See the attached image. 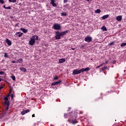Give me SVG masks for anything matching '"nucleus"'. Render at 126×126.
Returning <instances> with one entry per match:
<instances>
[{
  "instance_id": "nucleus-1",
  "label": "nucleus",
  "mask_w": 126,
  "mask_h": 126,
  "mask_svg": "<svg viewBox=\"0 0 126 126\" xmlns=\"http://www.w3.org/2000/svg\"><path fill=\"white\" fill-rule=\"evenodd\" d=\"M67 33H68V31H64L62 32H56L55 34L56 35L55 36L56 40H60L61 39V37H63V36H64V35H66Z\"/></svg>"
},
{
  "instance_id": "nucleus-2",
  "label": "nucleus",
  "mask_w": 126,
  "mask_h": 126,
  "mask_svg": "<svg viewBox=\"0 0 126 126\" xmlns=\"http://www.w3.org/2000/svg\"><path fill=\"white\" fill-rule=\"evenodd\" d=\"M77 118V115H76V114H74L72 118L69 119L67 120V122L70 124H72V125H75V124H77V120H76Z\"/></svg>"
},
{
  "instance_id": "nucleus-3",
  "label": "nucleus",
  "mask_w": 126,
  "mask_h": 126,
  "mask_svg": "<svg viewBox=\"0 0 126 126\" xmlns=\"http://www.w3.org/2000/svg\"><path fill=\"white\" fill-rule=\"evenodd\" d=\"M8 97H9V94H8L6 97H4V100H5L4 103L5 106V110L7 111L9 107V101H8Z\"/></svg>"
},
{
  "instance_id": "nucleus-4",
  "label": "nucleus",
  "mask_w": 126,
  "mask_h": 126,
  "mask_svg": "<svg viewBox=\"0 0 126 126\" xmlns=\"http://www.w3.org/2000/svg\"><path fill=\"white\" fill-rule=\"evenodd\" d=\"M53 28L54 30H61V28H62V27L60 24L56 23L53 25Z\"/></svg>"
},
{
  "instance_id": "nucleus-5",
  "label": "nucleus",
  "mask_w": 126,
  "mask_h": 126,
  "mask_svg": "<svg viewBox=\"0 0 126 126\" xmlns=\"http://www.w3.org/2000/svg\"><path fill=\"white\" fill-rule=\"evenodd\" d=\"M30 39L31 40L29 42V45L30 46H34L35 44V36H32Z\"/></svg>"
},
{
  "instance_id": "nucleus-6",
  "label": "nucleus",
  "mask_w": 126,
  "mask_h": 126,
  "mask_svg": "<svg viewBox=\"0 0 126 126\" xmlns=\"http://www.w3.org/2000/svg\"><path fill=\"white\" fill-rule=\"evenodd\" d=\"M84 41H85V42H87L88 43H90V42L92 41V37L88 35L85 38Z\"/></svg>"
},
{
  "instance_id": "nucleus-7",
  "label": "nucleus",
  "mask_w": 126,
  "mask_h": 126,
  "mask_svg": "<svg viewBox=\"0 0 126 126\" xmlns=\"http://www.w3.org/2000/svg\"><path fill=\"white\" fill-rule=\"evenodd\" d=\"M81 72V70H78V69H76L73 70L72 74L74 75H76V74H79Z\"/></svg>"
},
{
  "instance_id": "nucleus-8",
  "label": "nucleus",
  "mask_w": 126,
  "mask_h": 126,
  "mask_svg": "<svg viewBox=\"0 0 126 126\" xmlns=\"http://www.w3.org/2000/svg\"><path fill=\"white\" fill-rule=\"evenodd\" d=\"M73 116V113H70L69 114H66L64 115V117L65 119H67V118H69V119H71L72 118V116Z\"/></svg>"
},
{
  "instance_id": "nucleus-9",
  "label": "nucleus",
  "mask_w": 126,
  "mask_h": 126,
  "mask_svg": "<svg viewBox=\"0 0 126 126\" xmlns=\"http://www.w3.org/2000/svg\"><path fill=\"white\" fill-rule=\"evenodd\" d=\"M60 83H62V81L61 80L57 81V82H54L52 83H51L52 86H54L55 85H58V84H60Z\"/></svg>"
},
{
  "instance_id": "nucleus-10",
  "label": "nucleus",
  "mask_w": 126,
  "mask_h": 126,
  "mask_svg": "<svg viewBox=\"0 0 126 126\" xmlns=\"http://www.w3.org/2000/svg\"><path fill=\"white\" fill-rule=\"evenodd\" d=\"M56 0H50V4H52L54 7H56L57 6V3H55Z\"/></svg>"
},
{
  "instance_id": "nucleus-11",
  "label": "nucleus",
  "mask_w": 126,
  "mask_h": 126,
  "mask_svg": "<svg viewBox=\"0 0 126 126\" xmlns=\"http://www.w3.org/2000/svg\"><path fill=\"white\" fill-rule=\"evenodd\" d=\"M90 70V68L89 67H87L85 68H83L81 69V72H84V71H88Z\"/></svg>"
},
{
  "instance_id": "nucleus-12",
  "label": "nucleus",
  "mask_w": 126,
  "mask_h": 126,
  "mask_svg": "<svg viewBox=\"0 0 126 126\" xmlns=\"http://www.w3.org/2000/svg\"><path fill=\"white\" fill-rule=\"evenodd\" d=\"M30 112V110L29 109H27L26 110H24L21 112V115L23 116L25 115V114H27V113H29Z\"/></svg>"
},
{
  "instance_id": "nucleus-13",
  "label": "nucleus",
  "mask_w": 126,
  "mask_h": 126,
  "mask_svg": "<svg viewBox=\"0 0 126 126\" xmlns=\"http://www.w3.org/2000/svg\"><path fill=\"white\" fill-rule=\"evenodd\" d=\"M15 35L16 36H18L19 38H20V37H22L23 33L20 32H16Z\"/></svg>"
},
{
  "instance_id": "nucleus-14",
  "label": "nucleus",
  "mask_w": 126,
  "mask_h": 126,
  "mask_svg": "<svg viewBox=\"0 0 126 126\" xmlns=\"http://www.w3.org/2000/svg\"><path fill=\"white\" fill-rule=\"evenodd\" d=\"M123 16H118L116 18V19L117 20V21H121L122 19Z\"/></svg>"
},
{
  "instance_id": "nucleus-15",
  "label": "nucleus",
  "mask_w": 126,
  "mask_h": 126,
  "mask_svg": "<svg viewBox=\"0 0 126 126\" xmlns=\"http://www.w3.org/2000/svg\"><path fill=\"white\" fill-rule=\"evenodd\" d=\"M23 63V59H19L17 60L16 63Z\"/></svg>"
},
{
  "instance_id": "nucleus-16",
  "label": "nucleus",
  "mask_w": 126,
  "mask_h": 126,
  "mask_svg": "<svg viewBox=\"0 0 126 126\" xmlns=\"http://www.w3.org/2000/svg\"><path fill=\"white\" fill-rule=\"evenodd\" d=\"M59 62L60 63H64V62H65V59L64 58L59 59Z\"/></svg>"
},
{
  "instance_id": "nucleus-17",
  "label": "nucleus",
  "mask_w": 126,
  "mask_h": 126,
  "mask_svg": "<svg viewBox=\"0 0 126 126\" xmlns=\"http://www.w3.org/2000/svg\"><path fill=\"white\" fill-rule=\"evenodd\" d=\"M20 30H21V31H23L24 33H27V32H28V30L27 29L23 28H21L20 29Z\"/></svg>"
},
{
  "instance_id": "nucleus-18",
  "label": "nucleus",
  "mask_w": 126,
  "mask_h": 126,
  "mask_svg": "<svg viewBox=\"0 0 126 126\" xmlns=\"http://www.w3.org/2000/svg\"><path fill=\"white\" fill-rule=\"evenodd\" d=\"M6 42L7 43V45H8L9 46H11V41L9 39H6Z\"/></svg>"
},
{
  "instance_id": "nucleus-19",
  "label": "nucleus",
  "mask_w": 126,
  "mask_h": 126,
  "mask_svg": "<svg viewBox=\"0 0 126 126\" xmlns=\"http://www.w3.org/2000/svg\"><path fill=\"white\" fill-rule=\"evenodd\" d=\"M20 69L21 71H24V72H26V71H27V69L24 67H20Z\"/></svg>"
},
{
  "instance_id": "nucleus-20",
  "label": "nucleus",
  "mask_w": 126,
  "mask_h": 126,
  "mask_svg": "<svg viewBox=\"0 0 126 126\" xmlns=\"http://www.w3.org/2000/svg\"><path fill=\"white\" fill-rule=\"evenodd\" d=\"M109 17V15H105L102 17V19L104 20L105 19H107Z\"/></svg>"
},
{
  "instance_id": "nucleus-21",
  "label": "nucleus",
  "mask_w": 126,
  "mask_h": 126,
  "mask_svg": "<svg viewBox=\"0 0 126 126\" xmlns=\"http://www.w3.org/2000/svg\"><path fill=\"white\" fill-rule=\"evenodd\" d=\"M95 13H100L101 12V10L100 9H97L94 11Z\"/></svg>"
},
{
  "instance_id": "nucleus-22",
  "label": "nucleus",
  "mask_w": 126,
  "mask_h": 126,
  "mask_svg": "<svg viewBox=\"0 0 126 126\" xmlns=\"http://www.w3.org/2000/svg\"><path fill=\"white\" fill-rule=\"evenodd\" d=\"M115 43H116L115 41H113L112 42H110L108 44V46H114V45H115Z\"/></svg>"
},
{
  "instance_id": "nucleus-23",
  "label": "nucleus",
  "mask_w": 126,
  "mask_h": 126,
  "mask_svg": "<svg viewBox=\"0 0 126 126\" xmlns=\"http://www.w3.org/2000/svg\"><path fill=\"white\" fill-rule=\"evenodd\" d=\"M101 29H102V30L103 31H107V28H106V27H105V26H103V27L101 28Z\"/></svg>"
},
{
  "instance_id": "nucleus-24",
  "label": "nucleus",
  "mask_w": 126,
  "mask_h": 126,
  "mask_svg": "<svg viewBox=\"0 0 126 126\" xmlns=\"http://www.w3.org/2000/svg\"><path fill=\"white\" fill-rule=\"evenodd\" d=\"M32 37H34V40H36V41H38V37L37 35H33Z\"/></svg>"
},
{
  "instance_id": "nucleus-25",
  "label": "nucleus",
  "mask_w": 126,
  "mask_h": 126,
  "mask_svg": "<svg viewBox=\"0 0 126 126\" xmlns=\"http://www.w3.org/2000/svg\"><path fill=\"white\" fill-rule=\"evenodd\" d=\"M125 46H126V42L122 43L121 44V47H125Z\"/></svg>"
},
{
  "instance_id": "nucleus-26",
  "label": "nucleus",
  "mask_w": 126,
  "mask_h": 126,
  "mask_svg": "<svg viewBox=\"0 0 126 126\" xmlns=\"http://www.w3.org/2000/svg\"><path fill=\"white\" fill-rule=\"evenodd\" d=\"M11 78H12V80H13V81H15V80H16L15 76L13 75L11 76Z\"/></svg>"
},
{
  "instance_id": "nucleus-27",
  "label": "nucleus",
  "mask_w": 126,
  "mask_h": 126,
  "mask_svg": "<svg viewBox=\"0 0 126 126\" xmlns=\"http://www.w3.org/2000/svg\"><path fill=\"white\" fill-rule=\"evenodd\" d=\"M4 58H8V54L6 53H4Z\"/></svg>"
},
{
  "instance_id": "nucleus-28",
  "label": "nucleus",
  "mask_w": 126,
  "mask_h": 126,
  "mask_svg": "<svg viewBox=\"0 0 126 126\" xmlns=\"http://www.w3.org/2000/svg\"><path fill=\"white\" fill-rule=\"evenodd\" d=\"M61 15H62V16H66V13L63 12L61 13Z\"/></svg>"
},
{
  "instance_id": "nucleus-29",
  "label": "nucleus",
  "mask_w": 126,
  "mask_h": 126,
  "mask_svg": "<svg viewBox=\"0 0 126 126\" xmlns=\"http://www.w3.org/2000/svg\"><path fill=\"white\" fill-rule=\"evenodd\" d=\"M9 2H16V0H9Z\"/></svg>"
},
{
  "instance_id": "nucleus-30",
  "label": "nucleus",
  "mask_w": 126,
  "mask_h": 126,
  "mask_svg": "<svg viewBox=\"0 0 126 126\" xmlns=\"http://www.w3.org/2000/svg\"><path fill=\"white\" fill-rule=\"evenodd\" d=\"M0 3H1V4H3V3H4V0H0Z\"/></svg>"
},
{
  "instance_id": "nucleus-31",
  "label": "nucleus",
  "mask_w": 126,
  "mask_h": 126,
  "mask_svg": "<svg viewBox=\"0 0 126 126\" xmlns=\"http://www.w3.org/2000/svg\"><path fill=\"white\" fill-rule=\"evenodd\" d=\"M58 78H59V77L57 76H56L54 78V80H57Z\"/></svg>"
},
{
  "instance_id": "nucleus-32",
  "label": "nucleus",
  "mask_w": 126,
  "mask_h": 126,
  "mask_svg": "<svg viewBox=\"0 0 126 126\" xmlns=\"http://www.w3.org/2000/svg\"><path fill=\"white\" fill-rule=\"evenodd\" d=\"M101 69L102 70H104V69H107V66H104Z\"/></svg>"
},
{
  "instance_id": "nucleus-33",
  "label": "nucleus",
  "mask_w": 126,
  "mask_h": 126,
  "mask_svg": "<svg viewBox=\"0 0 126 126\" xmlns=\"http://www.w3.org/2000/svg\"><path fill=\"white\" fill-rule=\"evenodd\" d=\"M4 74V72L3 71H0V75H2Z\"/></svg>"
},
{
  "instance_id": "nucleus-34",
  "label": "nucleus",
  "mask_w": 126,
  "mask_h": 126,
  "mask_svg": "<svg viewBox=\"0 0 126 126\" xmlns=\"http://www.w3.org/2000/svg\"><path fill=\"white\" fill-rule=\"evenodd\" d=\"M6 9H11V7L10 6L6 7Z\"/></svg>"
},
{
  "instance_id": "nucleus-35",
  "label": "nucleus",
  "mask_w": 126,
  "mask_h": 126,
  "mask_svg": "<svg viewBox=\"0 0 126 126\" xmlns=\"http://www.w3.org/2000/svg\"><path fill=\"white\" fill-rule=\"evenodd\" d=\"M84 47H85V44H84V45H82V46L80 47V49H82V48H84Z\"/></svg>"
},
{
  "instance_id": "nucleus-36",
  "label": "nucleus",
  "mask_w": 126,
  "mask_h": 126,
  "mask_svg": "<svg viewBox=\"0 0 126 126\" xmlns=\"http://www.w3.org/2000/svg\"><path fill=\"white\" fill-rule=\"evenodd\" d=\"M19 25V23H17L15 25V27H18V26Z\"/></svg>"
},
{
  "instance_id": "nucleus-37",
  "label": "nucleus",
  "mask_w": 126,
  "mask_h": 126,
  "mask_svg": "<svg viewBox=\"0 0 126 126\" xmlns=\"http://www.w3.org/2000/svg\"><path fill=\"white\" fill-rule=\"evenodd\" d=\"M67 0H63V2H64V3H66V2H67Z\"/></svg>"
},
{
  "instance_id": "nucleus-38",
  "label": "nucleus",
  "mask_w": 126,
  "mask_h": 126,
  "mask_svg": "<svg viewBox=\"0 0 126 126\" xmlns=\"http://www.w3.org/2000/svg\"><path fill=\"white\" fill-rule=\"evenodd\" d=\"M11 99H13V94H11Z\"/></svg>"
},
{
  "instance_id": "nucleus-39",
  "label": "nucleus",
  "mask_w": 126,
  "mask_h": 126,
  "mask_svg": "<svg viewBox=\"0 0 126 126\" xmlns=\"http://www.w3.org/2000/svg\"><path fill=\"white\" fill-rule=\"evenodd\" d=\"M116 61H113V64H116Z\"/></svg>"
},
{
  "instance_id": "nucleus-40",
  "label": "nucleus",
  "mask_w": 126,
  "mask_h": 126,
  "mask_svg": "<svg viewBox=\"0 0 126 126\" xmlns=\"http://www.w3.org/2000/svg\"><path fill=\"white\" fill-rule=\"evenodd\" d=\"M12 63H16V62H15V61H12Z\"/></svg>"
},
{
  "instance_id": "nucleus-41",
  "label": "nucleus",
  "mask_w": 126,
  "mask_h": 126,
  "mask_svg": "<svg viewBox=\"0 0 126 126\" xmlns=\"http://www.w3.org/2000/svg\"><path fill=\"white\" fill-rule=\"evenodd\" d=\"M71 50H72L73 51H74L75 50V48H71Z\"/></svg>"
},
{
  "instance_id": "nucleus-42",
  "label": "nucleus",
  "mask_w": 126,
  "mask_h": 126,
  "mask_svg": "<svg viewBox=\"0 0 126 126\" xmlns=\"http://www.w3.org/2000/svg\"><path fill=\"white\" fill-rule=\"evenodd\" d=\"M99 66H100V67H101V66H103V64H102V63L100 64L99 65Z\"/></svg>"
},
{
  "instance_id": "nucleus-43",
  "label": "nucleus",
  "mask_w": 126,
  "mask_h": 126,
  "mask_svg": "<svg viewBox=\"0 0 126 126\" xmlns=\"http://www.w3.org/2000/svg\"><path fill=\"white\" fill-rule=\"evenodd\" d=\"M32 118L35 117V114H33V115H32Z\"/></svg>"
},
{
  "instance_id": "nucleus-44",
  "label": "nucleus",
  "mask_w": 126,
  "mask_h": 126,
  "mask_svg": "<svg viewBox=\"0 0 126 126\" xmlns=\"http://www.w3.org/2000/svg\"><path fill=\"white\" fill-rule=\"evenodd\" d=\"M3 8H5V9H6V7L5 6V5H3Z\"/></svg>"
},
{
  "instance_id": "nucleus-45",
  "label": "nucleus",
  "mask_w": 126,
  "mask_h": 126,
  "mask_svg": "<svg viewBox=\"0 0 126 126\" xmlns=\"http://www.w3.org/2000/svg\"><path fill=\"white\" fill-rule=\"evenodd\" d=\"M99 67H100V65H98V66H97L96 67V68H99Z\"/></svg>"
},
{
  "instance_id": "nucleus-46",
  "label": "nucleus",
  "mask_w": 126,
  "mask_h": 126,
  "mask_svg": "<svg viewBox=\"0 0 126 126\" xmlns=\"http://www.w3.org/2000/svg\"><path fill=\"white\" fill-rule=\"evenodd\" d=\"M2 88H3V87L2 86L0 87V89H1Z\"/></svg>"
},
{
  "instance_id": "nucleus-47",
  "label": "nucleus",
  "mask_w": 126,
  "mask_h": 126,
  "mask_svg": "<svg viewBox=\"0 0 126 126\" xmlns=\"http://www.w3.org/2000/svg\"><path fill=\"white\" fill-rule=\"evenodd\" d=\"M105 64L108 63V61H106L105 63H104Z\"/></svg>"
},
{
  "instance_id": "nucleus-48",
  "label": "nucleus",
  "mask_w": 126,
  "mask_h": 126,
  "mask_svg": "<svg viewBox=\"0 0 126 126\" xmlns=\"http://www.w3.org/2000/svg\"><path fill=\"white\" fill-rule=\"evenodd\" d=\"M103 65H104V64H106V63H102Z\"/></svg>"
},
{
  "instance_id": "nucleus-49",
  "label": "nucleus",
  "mask_w": 126,
  "mask_h": 126,
  "mask_svg": "<svg viewBox=\"0 0 126 126\" xmlns=\"http://www.w3.org/2000/svg\"><path fill=\"white\" fill-rule=\"evenodd\" d=\"M1 81V78H0V82Z\"/></svg>"
},
{
  "instance_id": "nucleus-50",
  "label": "nucleus",
  "mask_w": 126,
  "mask_h": 126,
  "mask_svg": "<svg viewBox=\"0 0 126 126\" xmlns=\"http://www.w3.org/2000/svg\"><path fill=\"white\" fill-rule=\"evenodd\" d=\"M10 93H11V91H10L9 92V94H10Z\"/></svg>"
},
{
  "instance_id": "nucleus-51",
  "label": "nucleus",
  "mask_w": 126,
  "mask_h": 126,
  "mask_svg": "<svg viewBox=\"0 0 126 126\" xmlns=\"http://www.w3.org/2000/svg\"><path fill=\"white\" fill-rule=\"evenodd\" d=\"M83 112H80V114H83Z\"/></svg>"
}]
</instances>
